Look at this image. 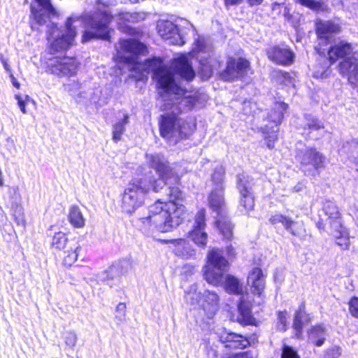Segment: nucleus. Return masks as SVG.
<instances>
[{
	"mask_svg": "<svg viewBox=\"0 0 358 358\" xmlns=\"http://www.w3.org/2000/svg\"><path fill=\"white\" fill-rule=\"evenodd\" d=\"M148 62L164 102L163 109L174 110L178 115L182 112L190 110L196 104V98L185 95L183 89L176 83L173 73L163 64L160 58H155Z\"/></svg>",
	"mask_w": 358,
	"mask_h": 358,
	"instance_id": "f257e3e1",
	"label": "nucleus"
},
{
	"mask_svg": "<svg viewBox=\"0 0 358 358\" xmlns=\"http://www.w3.org/2000/svg\"><path fill=\"white\" fill-rule=\"evenodd\" d=\"M185 213L184 205L162 203L159 200L149 207L147 216L137 219L136 224L145 235L152 236L157 232L166 233L178 227Z\"/></svg>",
	"mask_w": 358,
	"mask_h": 358,
	"instance_id": "f03ea898",
	"label": "nucleus"
},
{
	"mask_svg": "<svg viewBox=\"0 0 358 358\" xmlns=\"http://www.w3.org/2000/svg\"><path fill=\"white\" fill-rule=\"evenodd\" d=\"M195 129V124L179 117L174 110H167L161 115L159 131L161 136L171 145H176L180 140L188 138Z\"/></svg>",
	"mask_w": 358,
	"mask_h": 358,
	"instance_id": "7ed1b4c3",
	"label": "nucleus"
},
{
	"mask_svg": "<svg viewBox=\"0 0 358 358\" xmlns=\"http://www.w3.org/2000/svg\"><path fill=\"white\" fill-rule=\"evenodd\" d=\"M146 160L149 166L155 169L159 176L157 180H152L151 177L145 176L148 182H151V186L155 192H157L164 185H169V180L173 184H178L180 176L177 169L178 164H169L164 155L160 153L146 154Z\"/></svg>",
	"mask_w": 358,
	"mask_h": 358,
	"instance_id": "20e7f679",
	"label": "nucleus"
},
{
	"mask_svg": "<svg viewBox=\"0 0 358 358\" xmlns=\"http://www.w3.org/2000/svg\"><path fill=\"white\" fill-rule=\"evenodd\" d=\"M112 18V15L106 10L85 15L83 17L85 31L82 37V43H87L93 38L108 40L110 38L108 26Z\"/></svg>",
	"mask_w": 358,
	"mask_h": 358,
	"instance_id": "39448f33",
	"label": "nucleus"
},
{
	"mask_svg": "<svg viewBox=\"0 0 358 358\" xmlns=\"http://www.w3.org/2000/svg\"><path fill=\"white\" fill-rule=\"evenodd\" d=\"M151 182L147 178H134L128 184L122 197V210L128 214L134 213L144 202L145 196L150 190Z\"/></svg>",
	"mask_w": 358,
	"mask_h": 358,
	"instance_id": "423d86ee",
	"label": "nucleus"
},
{
	"mask_svg": "<svg viewBox=\"0 0 358 358\" xmlns=\"http://www.w3.org/2000/svg\"><path fill=\"white\" fill-rule=\"evenodd\" d=\"M77 21H78L77 18L69 17L63 30H59L57 24L52 22H50L47 25L48 38L50 42L52 49L59 52L66 50L73 45L76 31L73 24Z\"/></svg>",
	"mask_w": 358,
	"mask_h": 358,
	"instance_id": "0eeeda50",
	"label": "nucleus"
},
{
	"mask_svg": "<svg viewBox=\"0 0 358 358\" xmlns=\"http://www.w3.org/2000/svg\"><path fill=\"white\" fill-rule=\"evenodd\" d=\"M207 258L208 263L203 268L204 278L209 284L217 286L223 282L229 263L219 249L209 251Z\"/></svg>",
	"mask_w": 358,
	"mask_h": 358,
	"instance_id": "6e6552de",
	"label": "nucleus"
},
{
	"mask_svg": "<svg viewBox=\"0 0 358 358\" xmlns=\"http://www.w3.org/2000/svg\"><path fill=\"white\" fill-rule=\"evenodd\" d=\"M193 55L200 64V73L202 79H209L215 68V60L212 58V46L203 38H198L195 41Z\"/></svg>",
	"mask_w": 358,
	"mask_h": 358,
	"instance_id": "1a4fd4ad",
	"label": "nucleus"
},
{
	"mask_svg": "<svg viewBox=\"0 0 358 358\" xmlns=\"http://www.w3.org/2000/svg\"><path fill=\"white\" fill-rule=\"evenodd\" d=\"M147 52L146 46L134 39H122L117 47V59L120 62L134 64L138 55H144Z\"/></svg>",
	"mask_w": 358,
	"mask_h": 358,
	"instance_id": "9d476101",
	"label": "nucleus"
},
{
	"mask_svg": "<svg viewBox=\"0 0 358 358\" xmlns=\"http://www.w3.org/2000/svg\"><path fill=\"white\" fill-rule=\"evenodd\" d=\"M57 15V11L51 3V0H34L31 5L30 19L35 22H30L32 30L38 29L36 24L44 25L52 16Z\"/></svg>",
	"mask_w": 358,
	"mask_h": 358,
	"instance_id": "9b49d317",
	"label": "nucleus"
},
{
	"mask_svg": "<svg viewBox=\"0 0 358 358\" xmlns=\"http://www.w3.org/2000/svg\"><path fill=\"white\" fill-rule=\"evenodd\" d=\"M252 179L245 173L237 175L236 187L240 194V206L248 212L253 209L255 206L254 196L252 193Z\"/></svg>",
	"mask_w": 358,
	"mask_h": 358,
	"instance_id": "f8f14e48",
	"label": "nucleus"
},
{
	"mask_svg": "<svg viewBox=\"0 0 358 358\" xmlns=\"http://www.w3.org/2000/svg\"><path fill=\"white\" fill-rule=\"evenodd\" d=\"M303 171H317L324 166L325 157L315 148H307L297 154Z\"/></svg>",
	"mask_w": 358,
	"mask_h": 358,
	"instance_id": "ddd939ff",
	"label": "nucleus"
},
{
	"mask_svg": "<svg viewBox=\"0 0 358 358\" xmlns=\"http://www.w3.org/2000/svg\"><path fill=\"white\" fill-rule=\"evenodd\" d=\"M225 70L220 73V78L226 81L241 79L250 70L249 62L243 58H229Z\"/></svg>",
	"mask_w": 358,
	"mask_h": 358,
	"instance_id": "4468645a",
	"label": "nucleus"
},
{
	"mask_svg": "<svg viewBox=\"0 0 358 358\" xmlns=\"http://www.w3.org/2000/svg\"><path fill=\"white\" fill-rule=\"evenodd\" d=\"M48 69L51 73L58 76H72L76 73L78 64L69 57H54L50 59Z\"/></svg>",
	"mask_w": 358,
	"mask_h": 358,
	"instance_id": "2eb2a0df",
	"label": "nucleus"
},
{
	"mask_svg": "<svg viewBox=\"0 0 358 358\" xmlns=\"http://www.w3.org/2000/svg\"><path fill=\"white\" fill-rule=\"evenodd\" d=\"M161 37L169 44L182 45L185 43L178 27L169 20H159L157 25Z\"/></svg>",
	"mask_w": 358,
	"mask_h": 358,
	"instance_id": "dca6fc26",
	"label": "nucleus"
},
{
	"mask_svg": "<svg viewBox=\"0 0 358 358\" xmlns=\"http://www.w3.org/2000/svg\"><path fill=\"white\" fill-rule=\"evenodd\" d=\"M205 210L198 211L195 216L193 229L188 233V237L199 247L205 248L207 243L208 234L205 231Z\"/></svg>",
	"mask_w": 358,
	"mask_h": 358,
	"instance_id": "f3484780",
	"label": "nucleus"
},
{
	"mask_svg": "<svg viewBox=\"0 0 358 358\" xmlns=\"http://www.w3.org/2000/svg\"><path fill=\"white\" fill-rule=\"evenodd\" d=\"M201 307L208 318H212L219 309L220 298L214 291L206 289L202 292Z\"/></svg>",
	"mask_w": 358,
	"mask_h": 358,
	"instance_id": "a211bd4d",
	"label": "nucleus"
},
{
	"mask_svg": "<svg viewBox=\"0 0 358 358\" xmlns=\"http://www.w3.org/2000/svg\"><path fill=\"white\" fill-rule=\"evenodd\" d=\"M220 341L224 347L230 349L245 348L250 345L249 341L241 334L224 331L220 336Z\"/></svg>",
	"mask_w": 358,
	"mask_h": 358,
	"instance_id": "6ab92c4d",
	"label": "nucleus"
},
{
	"mask_svg": "<svg viewBox=\"0 0 358 358\" xmlns=\"http://www.w3.org/2000/svg\"><path fill=\"white\" fill-rule=\"evenodd\" d=\"M268 58L275 64L289 65L293 62L294 53L287 48L273 47L267 50Z\"/></svg>",
	"mask_w": 358,
	"mask_h": 358,
	"instance_id": "aec40b11",
	"label": "nucleus"
},
{
	"mask_svg": "<svg viewBox=\"0 0 358 358\" xmlns=\"http://www.w3.org/2000/svg\"><path fill=\"white\" fill-rule=\"evenodd\" d=\"M172 64L176 72L181 78L187 81H190L194 78L195 73L186 56L182 55L174 59Z\"/></svg>",
	"mask_w": 358,
	"mask_h": 358,
	"instance_id": "412c9836",
	"label": "nucleus"
},
{
	"mask_svg": "<svg viewBox=\"0 0 358 358\" xmlns=\"http://www.w3.org/2000/svg\"><path fill=\"white\" fill-rule=\"evenodd\" d=\"M316 31L318 38L329 43L332 34L341 31V27L332 21H319L316 23Z\"/></svg>",
	"mask_w": 358,
	"mask_h": 358,
	"instance_id": "4be33fe9",
	"label": "nucleus"
},
{
	"mask_svg": "<svg viewBox=\"0 0 358 358\" xmlns=\"http://www.w3.org/2000/svg\"><path fill=\"white\" fill-rule=\"evenodd\" d=\"M330 230L336 238V244L342 250H348L350 245L349 232L342 223L336 221L333 224V228Z\"/></svg>",
	"mask_w": 358,
	"mask_h": 358,
	"instance_id": "5701e85b",
	"label": "nucleus"
},
{
	"mask_svg": "<svg viewBox=\"0 0 358 358\" xmlns=\"http://www.w3.org/2000/svg\"><path fill=\"white\" fill-rule=\"evenodd\" d=\"M248 284L252 287L254 294L261 295L264 289V276L262 269L254 268L248 274Z\"/></svg>",
	"mask_w": 358,
	"mask_h": 358,
	"instance_id": "b1692460",
	"label": "nucleus"
},
{
	"mask_svg": "<svg viewBox=\"0 0 358 358\" xmlns=\"http://www.w3.org/2000/svg\"><path fill=\"white\" fill-rule=\"evenodd\" d=\"M210 208L217 213V217L226 214L223 190L213 189L208 197Z\"/></svg>",
	"mask_w": 358,
	"mask_h": 358,
	"instance_id": "393cba45",
	"label": "nucleus"
},
{
	"mask_svg": "<svg viewBox=\"0 0 358 358\" xmlns=\"http://www.w3.org/2000/svg\"><path fill=\"white\" fill-rule=\"evenodd\" d=\"M352 51V48L350 43L345 41L339 42L332 46L328 51L331 64H334L340 58L348 57L351 54Z\"/></svg>",
	"mask_w": 358,
	"mask_h": 358,
	"instance_id": "a878e982",
	"label": "nucleus"
},
{
	"mask_svg": "<svg viewBox=\"0 0 358 358\" xmlns=\"http://www.w3.org/2000/svg\"><path fill=\"white\" fill-rule=\"evenodd\" d=\"M268 220L269 222L273 225L281 224L285 229L293 236H297L299 234L297 230L295 229L296 222L287 216L280 213H275L274 215H271Z\"/></svg>",
	"mask_w": 358,
	"mask_h": 358,
	"instance_id": "bb28decb",
	"label": "nucleus"
},
{
	"mask_svg": "<svg viewBox=\"0 0 358 358\" xmlns=\"http://www.w3.org/2000/svg\"><path fill=\"white\" fill-rule=\"evenodd\" d=\"M323 210L327 216L326 224H329L330 229L336 221L341 222V213L334 202L327 200L323 204Z\"/></svg>",
	"mask_w": 358,
	"mask_h": 358,
	"instance_id": "cd10ccee",
	"label": "nucleus"
},
{
	"mask_svg": "<svg viewBox=\"0 0 358 358\" xmlns=\"http://www.w3.org/2000/svg\"><path fill=\"white\" fill-rule=\"evenodd\" d=\"M171 243L175 246V253L185 259H189L194 256L195 251L189 246L186 240L182 238L173 239Z\"/></svg>",
	"mask_w": 358,
	"mask_h": 358,
	"instance_id": "c85d7f7f",
	"label": "nucleus"
},
{
	"mask_svg": "<svg viewBox=\"0 0 358 358\" xmlns=\"http://www.w3.org/2000/svg\"><path fill=\"white\" fill-rule=\"evenodd\" d=\"M288 106L284 102H275L268 114V120L277 126L280 124L284 117V112L287 110Z\"/></svg>",
	"mask_w": 358,
	"mask_h": 358,
	"instance_id": "c756f323",
	"label": "nucleus"
},
{
	"mask_svg": "<svg viewBox=\"0 0 358 358\" xmlns=\"http://www.w3.org/2000/svg\"><path fill=\"white\" fill-rule=\"evenodd\" d=\"M216 224L223 238L230 240L233 236V225L226 214L217 217Z\"/></svg>",
	"mask_w": 358,
	"mask_h": 358,
	"instance_id": "7c9ffc66",
	"label": "nucleus"
},
{
	"mask_svg": "<svg viewBox=\"0 0 358 358\" xmlns=\"http://www.w3.org/2000/svg\"><path fill=\"white\" fill-rule=\"evenodd\" d=\"M304 309V305H301L299 307V310L296 311L295 313L293 322V328L296 331V335L297 336H299L300 334H301V331L304 324L310 321V318L305 312Z\"/></svg>",
	"mask_w": 358,
	"mask_h": 358,
	"instance_id": "2f4dec72",
	"label": "nucleus"
},
{
	"mask_svg": "<svg viewBox=\"0 0 358 358\" xmlns=\"http://www.w3.org/2000/svg\"><path fill=\"white\" fill-rule=\"evenodd\" d=\"M327 336V330L322 325L313 327L309 332V341L317 346H322Z\"/></svg>",
	"mask_w": 358,
	"mask_h": 358,
	"instance_id": "473e14b6",
	"label": "nucleus"
},
{
	"mask_svg": "<svg viewBox=\"0 0 358 358\" xmlns=\"http://www.w3.org/2000/svg\"><path fill=\"white\" fill-rule=\"evenodd\" d=\"M69 220L76 228H83L85 226V218L80 208L76 206H73L70 208Z\"/></svg>",
	"mask_w": 358,
	"mask_h": 358,
	"instance_id": "72a5a7b5",
	"label": "nucleus"
},
{
	"mask_svg": "<svg viewBox=\"0 0 358 358\" xmlns=\"http://www.w3.org/2000/svg\"><path fill=\"white\" fill-rule=\"evenodd\" d=\"M81 246L78 243L69 247L66 251H64L63 262L66 266H71L78 259Z\"/></svg>",
	"mask_w": 358,
	"mask_h": 358,
	"instance_id": "f704fd0d",
	"label": "nucleus"
},
{
	"mask_svg": "<svg viewBox=\"0 0 358 358\" xmlns=\"http://www.w3.org/2000/svg\"><path fill=\"white\" fill-rule=\"evenodd\" d=\"M101 90L99 88L89 89L87 92H80L76 99L77 102H83L89 100L91 103H96L99 102L101 95Z\"/></svg>",
	"mask_w": 358,
	"mask_h": 358,
	"instance_id": "c9c22d12",
	"label": "nucleus"
},
{
	"mask_svg": "<svg viewBox=\"0 0 358 358\" xmlns=\"http://www.w3.org/2000/svg\"><path fill=\"white\" fill-rule=\"evenodd\" d=\"M146 15L144 13H129L122 12L118 15V20L120 22L122 23H136L145 19Z\"/></svg>",
	"mask_w": 358,
	"mask_h": 358,
	"instance_id": "e433bc0d",
	"label": "nucleus"
},
{
	"mask_svg": "<svg viewBox=\"0 0 358 358\" xmlns=\"http://www.w3.org/2000/svg\"><path fill=\"white\" fill-rule=\"evenodd\" d=\"M225 289L227 292L234 294H241L243 292L242 284L233 275H227L225 280Z\"/></svg>",
	"mask_w": 358,
	"mask_h": 358,
	"instance_id": "4c0bfd02",
	"label": "nucleus"
},
{
	"mask_svg": "<svg viewBox=\"0 0 358 358\" xmlns=\"http://www.w3.org/2000/svg\"><path fill=\"white\" fill-rule=\"evenodd\" d=\"M129 123V115H124L123 119L116 122L113 127V140L115 142L120 141L122 135L125 131V127Z\"/></svg>",
	"mask_w": 358,
	"mask_h": 358,
	"instance_id": "58836bf2",
	"label": "nucleus"
},
{
	"mask_svg": "<svg viewBox=\"0 0 358 358\" xmlns=\"http://www.w3.org/2000/svg\"><path fill=\"white\" fill-rule=\"evenodd\" d=\"M202 293L196 292V286L192 285L189 287V289L185 291V301L192 306L199 304L202 299Z\"/></svg>",
	"mask_w": 358,
	"mask_h": 358,
	"instance_id": "ea45409f",
	"label": "nucleus"
},
{
	"mask_svg": "<svg viewBox=\"0 0 358 358\" xmlns=\"http://www.w3.org/2000/svg\"><path fill=\"white\" fill-rule=\"evenodd\" d=\"M68 242V238L65 233L59 231L55 234L52 240V247L62 250L66 248V244Z\"/></svg>",
	"mask_w": 358,
	"mask_h": 358,
	"instance_id": "a19ab883",
	"label": "nucleus"
},
{
	"mask_svg": "<svg viewBox=\"0 0 358 358\" xmlns=\"http://www.w3.org/2000/svg\"><path fill=\"white\" fill-rule=\"evenodd\" d=\"M224 175V170L222 166H217L215 169L214 173L212 175V180L215 184L214 189L223 190Z\"/></svg>",
	"mask_w": 358,
	"mask_h": 358,
	"instance_id": "79ce46f5",
	"label": "nucleus"
},
{
	"mask_svg": "<svg viewBox=\"0 0 358 358\" xmlns=\"http://www.w3.org/2000/svg\"><path fill=\"white\" fill-rule=\"evenodd\" d=\"M238 312L245 322H249L251 317V312L248 303L245 302L243 296L240 298V301L238 305Z\"/></svg>",
	"mask_w": 358,
	"mask_h": 358,
	"instance_id": "37998d69",
	"label": "nucleus"
},
{
	"mask_svg": "<svg viewBox=\"0 0 358 358\" xmlns=\"http://www.w3.org/2000/svg\"><path fill=\"white\" fill-rule=\"evenodd\" d=\"M306 123L304 125V129H308L310 131H317L320 129L324 128L323 123L319 120L312 117L310 115L305 116Z\"/></svg>",
	"mask_w": 358,
	"mask_h": 358,
	"instance_id": "c03bdc74",
	"label": "nucleus"
},
{
	"mask_svg": "<svg viewBox=\"0 0 358 358\" xmlns=\"http://www.w3.org/2000/svg\"><path fill=\"white\" fill-rule=\"evenodd\" d=\"M169 196L170 201L169 202H173L178 205H182L180 203V201L183 199V192L177 186H169Z\"/></svg>",
	"mask_w": 358,
	"mask_h": 358,
	"instance_id": "a18cd8bd",
	"label": "nucleus"
},
{
	"mask_svg": "<svg viewBox=\"0 0 358 358\" xmlns=\"http://www.w3.org/2000/svg\"><path fill=\"white\" fill-rule=\"evenodd\" d=\"M65 345L70 349H73L77 343V335L74 331H67L65 333L64 336Z\"/></svg>",
	"mask_w": 358,
	"mask_h": 358,
	"instance_id": "49530a36",
	"label": "nucleus"
},
{
	"mask_svg": "<svg viewBox=\"0 0 358 358\" xmlns=\"http://www.w3.org/2000/svg\"><path fill=\"white\" fill-rule=\"evenodd\" d=\"M126 304L124 303H119L116 306V315L115 319L118 322H122L125 320L126 317Z\"/></svg>",
	"mask_w": 358,
	"mask_h": 358,
	"instance_id": "de8ad7c7",
	"label": "nucleus"
},
{
	"mask_svg": "<svg viewBox=\"0 0 358 358\" xmlns=\"http://www.w3.org/2000/svg\"><path fill=\"white\" fill-rule=\"evenodd\" d=\"M13 215L17 225L22 227L25 226V218L21 207L17 206L13 211Z\"/></svg>",
	"mask_w": 358,
	"mask_h": 358,
	"instance_id": "09e8293b",
	"label": "nucleus"
},
{
	"mask_svg": "<svg viewBox=\"0 0 358 358\" xmlns=\"http://www.w3.org/2000/svg\"><path fill=\"white\" fill-rule=\"evenodd\" d=\"M287 312L279 311L278 313V328L282 331L286 330L287 327Z\"/></svg>",
	"mask_w": 358,
	"mask_h": 358,
	"instance_id": "8fccbe9b",
	"label": "nucleus"
},
{
	"mask_svg": "<svg viewBox=\"0 0 358 358\" xmlns=\"http://www.w3.org/2000/svg\"><path fill=\"white\" fill-rule=\"evenodd\" d=\"M282 358H299V357L292 348L285 345L282 348Z\"/></svg>",
	"mask_w": 358,
	"mask_h": 358,
	"instance_id": "3c124183",
	"label": "nucleus"
},
{
	"mask_svg": "<svg viewBox=\"0 0 358 358\" xmlns=\"http://www.w3.org/2000/svg\"><path fill=\"white\" fill-rule=\"evenodd\" d=\"M15 99L17 101V104L20 108V110L24 113H27L26 110V105L29 101H30V98L28 95L25 96V99H23L20 95L15 94Z\"/></svg>",
	"mask_w": 358,
	"mask_h": 358,
	"instance_id": "603ef678",
	"label": "nucleus"
},
{
	"mask_svg": "<svg viewBox=\"0 0 358 358\" xmlns=\"http://www.w3.org/2000/svg\"><path fill=\"white\" fill-rule=\"evenodd\" d=\"M324 358H344L341 357V348L339 347H334L329 349Z\"/></svg>",
	"mask_w": 358,
	"mask_h": 358,
	"instance_id": "864d4df0",
	"label": "nucleus"
},
{
	"mask_svg": "<svg viewBox=\"0 0 358 358\" xmlns=\"http://www.w3.org/2000/svg\"><path fill=\"white\" fill-rule=\"evenodd\" d=\"M349 310L352 316L358 317V298L353 297L349 302Z\"/></svg>",
	"mask_w": 358,
	"mask_h": 358,
	"instance_id": "5fc2aeb1",
	"label": "nucleus"
},
{
	"mask_svg": "<svg viewBox=\"0 0 358 358\" xmlns=\"http://www.w3.org/2000/svg\"><path fill=\"white\" fill-rule=\"evenodd\" d=\"M278 129H273V131L271 133V134H269L268 136H265V140H266V145L270 149H272L274 147L275 141L277 139V134H276L278 132Z\"/></svg>",
	"mask_w": 358,
	"mask_h": 358,
	"instance_id": "6e6d98bb",
	"label": "nucleus"
},
{
	"mask_svg": "<svg viewBox=\"0 0 358 358\" xmlns=\"http://www.w3.org/2000/svg\"><path fill=\"white\" fill-rule=\"evenodd\" d=\"M296 3H300L302 6L308 7L312 9H316L318 8L317 2L313 0H294Z\"/></svg>",
	"mask_w": 358,
	"mask_h": 358,
	"instance_id": "4d7b16f0",
	"label": "nucleus"
},
{
	"mask_svg": "<svg viewBox=\"0 0 358 358\" xmlns=\"http://www.w3.org/2000/svg\"><path fill=\"white\" fill-rule=\"evenodd\" d=\"M243 0H224L227 6L239 4ZM263 0H249L250 5H257L262 3Z\"/></svg>",
	"mask_w": 358,
	"mask_h": 358,
	"instance_id": "13d9d810",
	"label": "nucleus"
},
{
	"mask_svg": "<svg viewBox=\"0 0 358 358\" xmlns=\"http://www.w3.org/2000/svg\"><path fill=\"white\" fill-rule=\"evenodd\" d=\"M116 267L115 266H112L106 271V277L103 278L107 285L111 287H113V285L110 282V280L113 279V274L116 271Z\"/></svg>",
	"mask_w": 358,
	"mask_h": 358,
	"instance_id": "bf43d9fd",
	"label": "nucleus"
},
{
	"mask_svg": "<svg viewBox=\"0 0 358 358\" xmlns=\"http://www.w3.org/2000/svg\"><path fill=\"white\" fill-rule=\"evenodd\" d=\"M80 87L79 83L73 81L72 83H68L65 85V89L69 92H76Z\"/></svg>",
	"mask_w": 358,
	"mask_h": 358,
	"instance_id": "052dcab7",
	"label": "nucleus"
},
{
	"mask_svg": "<svg viewBox=\"0 0 358 358\" xmlns=\"http://www.w3.org/2000/svg\"><path fill=\"white\" fill-rule=\"evenodd\" d=\"M227 358H254V354L252 351L249 350L236 354Z\"/></svg>",
	"mask_w": 358,
	"mask_h": 358,
	"instance_id": "680f3d73",
	"label": "nucleus"
},
{
	"mask_svg": "<svg viewBox=\"0 0 358 358\" xmlns=\"http://www.w3.org/2000/svg\"><path fill=\"white\" fill-rule=\"evenodd\" d=\"M252 105L255 106V104L250 101H244L243 110L245 115H250L251 113L250 108H252Z\"/></svg>",
	"mask_w": 358,
	"mask_h": 358,
	"instance_id": "e2e57ef3",
	"label": "nucleus"
},
{
	"mask_svg": "<svg viewBox=\"0 0 358 358\" xmlns=\"http://www.w3.org/2000/svg\"><path fill=\"white\" fill-rule=\"evenodd\" d=\"M1 63H2L5 70L6 71V72H8V73H9L10 74L11 73V69H10V65L8 64L7 60L6 59H4L1 56Z\"/></svg>",
	"mask_w": 358,
	"mask_h": 358,
	"instance_id": "0e129e2a",
	"label": "nucleus"
},
{
	"mask_svg": "<svg viewBox=\"0 0 358 358\" xmlns=\"http://www.w3.org/2000/svg\"><path fill=\"white\" fill-rule=\"evenodd\" d=\"M350 213L352 216L358 219V205L351 207Z\"/></svg>",
	"mask_w": 358,
	"mask_h": 358,
	"instance_id": "69168bd1",
	"label": "nucleus"
},
{
	"mask_svg": "<svg viewBox=\"0 0 358 358\" xmlns=\"http://www.w3.org/2000/svg\"><path fill=\"white\" fill-rule=\"evenodd\" d=\"M10 80H11V82H12L13 86L15 87L16 88L19 89L20 87V85L17 81L16 78L14 77V76L12 73L10 74Z\"/></svg>",
	"mask_w": 358,
	"mask_h": 358,
	"instance_id": "338daca9",
	"label": "nucleus"
},
{
	"mask_svg": "<svg viewBox=\"0 0 358 358\" xmlns=\"http://www.w3.org/2000/svg\"><path fill=\"white\" fill-rule=\"evenodd\" d=\"M227 255L229 257H234V248H232L231 245L227 247Z\"/></svg>",
	"mask_w": 358,
	"mask_h": 358,
	"instance_id": "774afa93",
	"label": "nucleus"
}]
</instances>
